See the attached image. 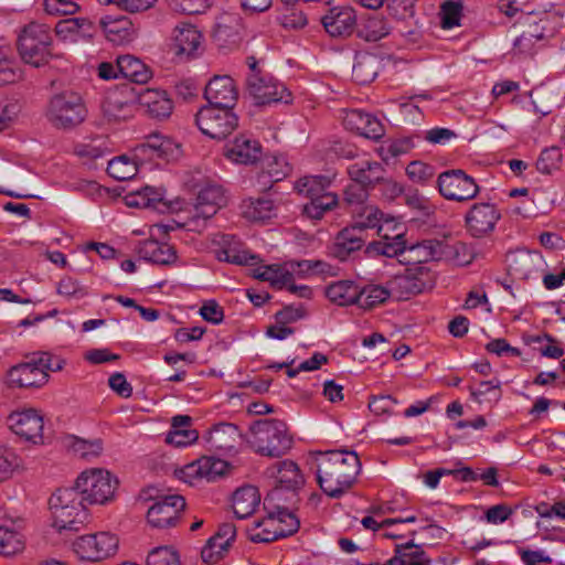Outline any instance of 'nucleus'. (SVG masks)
I'll return each instance as SVG.
<instances>
[{
    "label": "nucleus",
    "mask_w": 565,
    "mask_h": 565,
    "mask_svg": "<svg viewBox=\"0 0 565 565\" xmlns=\"http://www.w3.org/2000/svg\"><path fill=\"white\" fill-rule=\"evenodd\" d=\"M202 478L209 482L216 481L228 470V462L214 457H202Z\"/></svg>",
    "instance_id": "nucleus-52"
},
{
    "label": "nucleus",
    "mask_w": 565,
    "mask_h": 565,
    "mask_svg": "<svg viewBox=\"0 0 565 565\" xmlns=\"http://www.w3.org/2000/svg\"><path fill=\"white\" fill-rule=\"evenodd\" d=\"M195 122L204 135L221 140L236 129L238 118L233 107L206 105L196 113Z\"/></svg>",
    "instance_id": "nucleus-9"
},
{
    "label": "nucleus",
    "mask_w": 565,
    "mask_h": 565,
    "mask_svg": "<svg viewBox=\"0 0 565 565\" xmlns=\"http://www.w3.org/2000/svg\"><path fill=\"white\" fill-rule=\"evenodd\" d=\"M21 106L17 100H0V131L7 129L18 117Z\"/></svg>",
    "instance_id": "nucleus-59"
},
{
    "label": "nucleus",
    "mask_w": 565,
    "mask_h": 565,
    "mask_svg": "<svg viewBox=\"0 0 565 565\" xmlns=\"http://www.w3.org/2000/svg\"><path fill=\"white\" fill-rule=\"evenodd\" d=\"M139 98L153 118L164 119L172 113L173 105L166 92L146 89L139 95Z\"/></svg>",
    "instance_id": "nucleus-41"
},
{
    "label": "nucleus",
    "mask_w": 565,
    "mask_h": 565,
    "mask_svg": "<svg viewBox=\"0 0 565 565\" xmlns=\"http://www.w3.org/2000/svg\"><path fill=\"white\" fill-rule=\"evenodd\" d=\"M138 255L141 259L157 265H170L177 259L174 248L156 239H146L138 246Z\"/></svg>",
    "instance_id": "nucleus-33"
},
{
    "label": "nucleus",
    "mask_w": 565,
    "mask_h": 565,
    "mask_svg": "<svg viewBox=\"0 0 565 565\" xmlns=\"http://www.w3.org/2000/svg\"><path fill=\"white\" fill-rule=\"evenodd\" d=\"M326 297L338 306L358 305L362 291L352 280H339L326 288Z\"/></svg>",
    "instance_id": "nucleus-37"
},
{
    "label": "nucleus",
    "mask_w": 565,
    "mask_h": 565,
    "mask_svg": "<svg viewBox=\"0 0 565 565\" xmlns=\"http://www.w3.org/2000/svg\"><path fill=\"white\" fill-rule=\"evenodd\" d=\"M367 199V189L352 181L344 190V203L349 206H362Z\"/></svg>",
    "instance_id": "nucleus-62"
},
{
    "label": "nucleus",
    "mask_w": 565,
    "mask_h": 565,
    "mask_svg": "<svg viewBox=\"0 0 565 565\" xmlns=\"http://www.w3.org/2000/svg\"><path fill=\"white\" fill-rule=\"evenodd\" d=\"M202 35L200 31L190 23H181L172 32V50L180 57H194L200 45Z\"/></svg>",
    "instance_id": "nucleus-28"
},
{
    "label": "nucleus",
    "mask_w": 565,
    "mask_h": 565,
    "mask_svg": "<svg viewBox=\"0 0 565 565\" xmlns=\"http://www.w3.org/2000/svg\"><path fill=\"white\" fill-rule=\"evenodd\" d=\"M366 235H363L361 227L350 226L341 230L329 247V253L341 262L348 260L354 253L359 252L365 244Z\"/></svg>",
    "instance_id": "nucleus-24"
},
{
    "label": "nucleus",
    "mask_w": 565,
    "mask_h": 565,
    "mask_svg": "<svg viewBox=\"0 0 565 565\" xmlns=\"http://www.w3.org/2000/svg\"><path fill=\"white\" fill-rule=\"evenodd\" d=\"M228 198L221 184L207 182L198 192L195 204L189 217L188 225L198 231L212 218L218 210L227 205Z\"/></svg>",
    "instance_id": "nucleus-10"
},
{
    "label": "nucleus",
    "mask_w": 565,
    "mask_h": 565,
    "mask_svg": "<svg viewBox=\"0 0 565 565\" xmlns=\"http://www.w3.org/2000/svg\"><path fill=\"white\" fill-rule=\"evenodd\" d=\"M462 9L463 6L460 0L445 1L440 7L441 26L444 29H451L459 25Z\"/></svg>",
    "instance_id": "nucleus-53"
},
{
    "label": "nucleus",
    "mask_w": 565,
    "mask_h": 565,
    "mask_svg": "<svg viewBox=\"0 0 565 565\" xmlns=\"http://www.w3.org/2000/svg\"><path fill=\"white\" fill-rule=\"evenodd\" d=\"M180 145L171 138L153 132L134 148L136 160H175L180 157Z\"/></svg>",
    "instance_id": "nucleus-15"
},
{
    "label": "nucleus",
    "mask_w": 565,
    "mask_h": 565,
    "mask_svg": "<svg viewBox=\"0 0 565 565\" xmlns=\"http://www.w3.org/2000/svg\"><path fill=\"white\" fill-rule=\"evenodd\" d=\"M135 103V94L125 87L110 92L103 103V109L109 119L121 120L132 115Z\"/></svg>",
    "instance_id": "nucleus-29"
},
{
    "label": "nucleus",
    "mask_w": 565,
    "mask_h": 565,
    "mask_svg": "<svg viewBox=\"0 0 565 565\" xmlns=\"http://www.w3.org/2000/svg\"><path fill=\"white\" fill-rule=\"evenodd\" d=\"M242 215L249 221H264L274 213V202L268 199H247L241 204Z\"/></svg>",
    "instance_id": "nucleus-44"
},
{
    "label": "nucleus",
    "mask_w": 565,
    "mask_h": 565,
    "mask_svg": "<svg viewBox=\"0 0 565 565\" xmlns=\"http://www.w3.org/2000/svg\"><path fill=\"white\" fill-rule=\"evenodd\" d=\"M216 256L218 260L241 266L254 265L260 260L258 255L252 254L247 249H242L238 246L231 244L218 249Z\"/></svg>",
    "instance_id": "nucleus-47"
},
{
    "label": "nucleus",
    "mask_w": 565,
    "mask_h": 565,
    "mask_svg": "<svg viewBox=\"0 0 565 565\" xmlns=\"http://www.w3.org/2000/svg\"><path fill=\"white\" fill-rule=\"evenodd\" d=\"M207 105L234 107L237 100V89L234 79L227 75L214 76L204 89Z\"/></svg>",
    "instance_id": "nucleus-25"
},
{
    "label": "nucleus",
    "mask_w": 565,
    "mask_h": 565,
    "mask_svg": "<svg viewBox=\"0 0 565 565\" xmlns=\"http://www.w3.org/2000/svg\"><path fill=\"white\" fill-rule=\"evenodd\" d=\"M24 550V541L20 533L0 525V555L13 556Z\"/></svg>",
    "instance_id": "nucleus-50"
},
{
    "label": "nucleus",
    "mask_w": 565,
    "mask_h": 565,
    "mask_svg": "<svg viewBox=\"0 0 565 565\" xmlns=\"http://www.w3.org/2000/svg\"><path fill=\"white\" fill-rule=\"evenodd\" d=\"M20 71L7 46H0V85L17 82L20 78Z\"/></svg>",
    "instance_id": "nucleus-51"
},
{
    "label": "nucleus",
    "mask_w": 565,
    "mask_h": 565,
    "mask_svg": "<svg viewBox=\"0 0 565 565\" xmlns=\"http://www.w3.org/2000/svg\"><path fill=\"white\" fill-rule=\"evenodd\" d=\"M185 508V500L179 494L164 495L158 499L147 512V520L153 527L175 525L179 513Z\"/></svg>",
    "instance_id": "nucleus-18"
},
{
    "label": "nucleus",
    "mask_w": 565,
    "mask_h": 565,
    "mask_svg": "<svg viewBox=\"0 0 565 565\" xmlns=\"http://www.w3.org/2000/svg\"><path fill=\"white\" fill-rule=\"evenodd\" d=\"M253 277L263 281H268L273 288H286L294 281V274L287 265L273 264L257 267L253 270Z\"/></svg>",
    "instance_id": "nucleus-39"
},
{
    "label": "nucleus",
    "mask_w": 565,
    "mask_h": 565,
    "mask_svg": "<svg viewBox=\"0 0 565 565\" xmlns=\"http://www.w3.org/2000/svg\"><path fill=\"white\" fill-rule=\"evenodd\" d=\"M348 173L352 181L369 189L383 181L385 168L380 162L363 160L349 166Z\"/></svg>",
    "instance_id": "nucleus-31"
},
{
    "label": "nucleus",
    "mask_w": 565,
    "mask_h": 565,
    "mask_svg": "<svg viewBox=\"0 0 565 565\" xmlns=\"http://www.w3.org/2000/svg\"><path fill=\"white\" fill-rule=\"evenodd\" d=\"M424 275H427L425 267L418 266L415 269L408 268L404 275L394 277L387 282L391 297L406 300L411 296L420 294L426 288Z\"/></svg>",
    "instance_id": "nucleus-23"
},
{
    "label": "nucleus",
    "mask_w": 565,
    "mask_h": 565,
    "mask_svg": "<svg viewBox=\"0 0 565 565\" xmlns=\"http://www.w3.org/2000/svg\"><path fill=\"white\" fill-rule=\"evenodd\" d=\"M280 490H271L264 500L266 511H271L276 518V523L280 529V535L289 536L296 533L300 522L297 515L291 511L295 503L287 499H281Z\"/></svg>",
    "instance_id": "nucleus-20"
},
{
    "label": "nucleus",
    "mask_w": 565,
    "mask_h": 565,
    "mask_svg": "<svg viewBox=\"0 0 565 565\" xmlns=\"http://www.w3.org/2000/svg\"><path fill=\"white\" fill-rule=\"evenodd\" d=\"M262 150L258 141L244 136L235 138L226 150V157L236 163H254L260 157Z\"/></svg>",
    "instance_id": "nucleus-35"
},
{
    "label": "nucleus",
    "mask_w": 565,
    "mask_h": 565,
    "mask_svg": "<svg viewBox=\"0 0 565 565\" xmlns=\"http://www.w3.org/2000/svg\"><path fill=\"white\" fill-rule=\"evenodd\" d=\"M241 437L238 427L230 423H220L210 431L209 443L211 447L221 451L233 450Z\"/></svg>",
    "instance_id": "nucleus-42"
},
{
    "label": "nucleus",
    "mask_w": 565,
    "mask_h": 565,
    "mask_svg": "<svg viewBox=\"0 0 565 565\" xmlns=\"http://www.w3.org/2000/svg\"><path fill=\"white\" fill-rule=\"evenodd\" d=\"M64 361L47 352L33 353L28 362L12 366L8 372V382L18 387H39L49 377V371H60Z\"/></svg>",
    "instance_id": "nucleus-3"
},
{
    "label": "nucleus",
    "mask_w": 565,
    "mask_h": 565,
    "mask_svg": "<svg viewBox=\"0 0 565 565\" xmlns=\"http://www.w3.org/2000/svg\"><path fill=\"white\" fill-rule=\"evenodd\" d=\"M137 161L130 160L127 156L114 158L108 162L107 173L118 181L130 180L137 173Z\"/></svg>",
    "instance_id": "nucleus-48"
},
{
    "label": "nucleus",
    "mask_w": 565,
    "mask_h": 565,
    "mask_svg": "<svg viewBox=\"0 0 565 565\" xmlns=\"http://www.w3.org/2000/svg\"><path fill=\"white\" fill-rule=\"evenodd\" d=\"M244 24L238 13L223 12L216 18L212 38L221 49L236 47L243 40Z\"/></svg>",
    "instance_id": "nucleus-19"
},
{
    "label": "nucleus",
    "mask_w": 565,
    "mask_h": 565,
    "mask_svg": "<svg viewBox=\"0 0 565 565\" xmlns=\"http://www.w3.org/2000/svg\"><path fill=\"white\" fill-rule=\"evenodd\" d=\"M457 252L456 246H450L438 239H424L412 245H405L403 264L420 265L428 262L448 259Z\"/></svg>",
    "instance_id": "nucleus-16"
},
{
    "label": "nucleus",
    "mask_w": 565,
    "mask_h": 565,
    "mask_svg": "<svg viewBox=\"0 0 565 565\" xmlns=\"http://www.w3.org/2000/svg\"><path fill=\"white\" fill-rule=\"evenodd\" d=\"M391 25L388 21L381 15L370 14L356 24L358 36L367 41L376 42L387 36L391 33Z\"/></svg>",
    "instance_id": "nucleus-38"
},
{
    "label": "nucleus",
    "mask_w": 565,
    "mask_h": 565,
    "mask_svg": "<svg viewBox=\"0 0 565 565\" xmlns=\"http://www.w3.org/2000/svg\"><path fill=\"white\" fill-rule=\"evenodd\" d=\"M118 481L109 471L102 468H93L82 472L76 479L75 486L83 501L90 504H104L113 499Z\"/></svg>",
    "instance_id": "nucleus-7"
},
{
    "label": "nucleus",
    "mask_w": 565,
    "mask_h": 565,
    "mask_svg": "<svg viewBox=\"0 0 565 565\" xmlns=\"http://www.w3.org/2000/svg\"><path fill=\"white\" fill-rule=\"evenodd\" d=\"M360 470L361 462L354 451H327L317 459V481L330 498L343 495L355 482Z\"/></svg>",
    "instance_id": "nucleus-1"
},
{
    "label": "nucleus",
    "mask_w": 565,
    "mask_h": 565,
    "mask_svg": "<svg viewBox=\"0 0 565 565\" xmlns=\"http://www.w3.org/2000/svg\"><path fill=\"white\" fill-rule=\"evenodd\" d=\"M437 185L439 193L449 201L466 202L475 199L479 193L475 179L460 169L440 173Z\"/></svg>",
    "instance_id": "nucleus-12"
},
{
    "label": "nucleus",
    "mask_w": 565,
    "mask_h": 565,
    "mask_svg": "<svg viewBox=\"0 0 565 565\" xmlns=\"http://www.w3.org/2000/svg\"><path fill=\"white\" fill-rule=\"evenodd\" d=\"M260 502L258 489L254 486L238 488L232 498V508L237 519L250 516Z\"/></svg>",
    "instance_id": "nucleus-34"
},
{
    "label": "nucleus",
    "mask_w": 565,
    "mask_h": 565,
    "mask_svg": "<svg viewBox=\"0 0 565 565\" xmlns=\"http://www.w3.org/2000/svg\"><path fill=\"white\" fill-rule=\"evenodd\" d=\"M73 546L82 559L99 562L116 554L118 539L111 533L99 532L78 537Z\"/></svg>",
    "instance_id": "nucleus-13"
},
{
    "label": "nucleus",
    "mask_w": 565,
    "mask_h": 565,
    "mask_svg": "<svg viewBox=\"0 0 565 565\" xmlns=\"http://www.w3.org/2000/svg\"><path fill=\"white\" fill-rule=\"evenodd\" d=\"M395 552L399 554L403 565H430V559L422 547L406 552L402 548H395Z\"/></svg>",
    "instance_id": "nucleus-64"
},
{
    "label": "nucleus",
    "mask_w": 565,
    "mask_h": 565,
    "mask_svg": "<svg viewBox=\"0 0 565 565\" xmlns=\"http://www.w3.org/2000/svg\"><path fill=\"white\" fill-rule=\"evenodd\" d=\"M79 7L73 0H44V10L52 15L74 14Z\"/></svg>",
    "instance_id": "nucleus-63"
},
{
    "label": "nucleus",
    "mask_w": 565,
    "mask_h": 565,
    "mask_svg": "<svg viewBox=\"0 0 565 565\" xmlns=\"http://www.w3.org/2000/svg\"><path fill=\"white\" fill-rule=\"evenodd\" d=\"M108 41L115 45L130 43L136 38V29L127 17H106L100 20Z\"/></svg>",
    "instance_id": "nucleus-30"
},
{
    "label": "nucleus",
    "mask_w": 565,
    "mask_h": 565,
    "mask_svg": "<svg viewBox=\"0 0 565 565\" xmlns=\"http://www.w3.org/2000/svg\"><path fill=\"white\" fill-rule=\"evenodd\" d=\"M231 544L225 543L224 540H217L212 545L210 537L201 551V557L204 563H217L223 557L224 553L228 550Z\"/></svg>",
    "instance_id": "nucleus-58"
},
{
    "label": "nucleus",
    "mask_w": 565,
    "mask_h": 565,
    "mask_svg": "<svg viewBox=\"0 0 565 565\" xmlns=\"http://www.w3.org/2000/svg\"><path fill=\"white\" fill-rule=\"evenodd\" d=\"M343 125L347 129L358 132L369 139H380L384 135L381 121L373 115L359 109L345 111Z\"/></svg>",
    "instance_id": "nucleus-26"
},
{
    "label": "nucleus",
    "mask_w": 565,
    "mask_h": 565,
    "mask_svg": "<svg viewBox=\"0 0 565 565\" xmlns=\"http://www.w3.org/2000/svg\"><path fill=\"white\" fill-rule=\"evenodd\" d=\"M362 291L358 306L364 309L373 308L385 302L391 297L388 285L386 287L380 285H370L360 288Z\"/></svg>",
    "instance_id": "nucleus-49"
},
{
    "label": "nucleus",
    "mask_w": 565,
    "mask_h": 565,
    "mask_svg": "<svg viewBox=\"0 0 565 565\" xmlns=\"http://www.w3.org/2000/svg\"><path fill=\"white\" fill-rule=\"evenodd\" d=\"M407 177L416 183H425L434 175V168L420 161H413L406 168Z\"/></svg>",
    "instance_id": "nucleus-60"
},
{
    "label": "nucleus",
    "mask_w": 565,
    "mask_h": 565,
    "mask_svg": "<svg viewBox=\"0 0 565 565\" xmlns=\"http://www.w3.org/2000/svg\"><path fill=\"white\" fill-rule=\"evenodd\" d=\"M46 116L55 128L68 130L86 119L87 108L78 93L65 90L50 99Z\"/></svg>",
    "instance_id": "nucleus-6"
},
{
    "label": "nucleus",
    "mask_w": 565,
    "mask_h": 565,
    "mask_svg": "<svg viewBox=\"0 0 565 565\" xmlns=\"http://www.w3.org/2000/svg\"><path fill=\"white\" fill-rule=\"evenodd\" d=\"M192 417L189 415H177L172 417L171 429L166 436V443L175 447H185L195 443L199 433L191 428Z\"/></svg>",
    "instance_id": "nucleus-32"
},
{
    "label": "nucleus",
    "mask_w": 565,
    "mask_h": 565,
    "mask_svg": "<svg viewBox=\"0 0 565 565\" xmlns=\"http://www.w3.org/2000/svg\"><path fill=\"white\" fill-rule=\"evenodd\" d=\"M266 473L277 480V486L273 490H280L281 499H287L290 503L298 502V490L303 487L305 478L296 462L278 461L268 467Z\"/></svg>",
    "instance_id": "nucleus-14"
},
{
    "label": "nucleus",
    "mask_w": 565,
    "mask_h": 565,
    "mask_svg": "<svg viewBox=\"0 0 565 565\" xmlns=\"http://www.w3.org/2000/svg\"><path fill=\"white\" fill-rule=\"evenodd\" d=\"M52 36L45 24L32 22L26 25L18 40L21 58L35 67L47 63Z\"/></svg>",
    "instance_id": "nucleus-8"
},
{
    "label": "nucleus",
    "mask_w": 565,
    "mask_h": 565,
    "mask_svg": "<svg viewBox=\"0 0 565 565\" xmlns=\"http://www.w3.org/2000/svg\"><path fill=\"white\" fill-rule=\"evenodd\" d=\"M247 89L255 100L256 105H266L270 103H289L290 93L284 84L278 83L269 75L255 74L248 75Z\"/></svg>",
    "instance_id": "nucleus-17"
},
{
    "label": "nucleus",
    "mask_w": 565,
    "mask_h": 565,
    "mask_svg": "<svg viewBox=\"0 0 565 565\" xmlns=\"http://www.w3.org/2000/svg\"><path fill=\"white\" fill-rule=\"evenodd\" d=\"M380 65L381 61L375 54L369 52L356 53L352 67V77L360 85L369 84L377 76Z\"/></svg>",
    "instance_id": "nucleus-36"
},
{
    "label": "nucleus",
    "mask_w": 565,
    "mask_h": 565,
    "mask_svg": "<svg viewBox=\"0 0 565 565\" xmlns=\"http://www.w3.org/2000/svg\"><path fill=\"white\" fill-rule=\"evenodd\" d=\"M65 446L82 458L90 459L98 457L103 451L102 439L86 440L75 436L65 439Z\"/></svg>",
    "instance_id": "nucleus-46"
},
{
    "label": "nucleus",
    "mask_w": 565,
    "mask_h": 565,
    "mask_svg": "<svg viewBox=\"0 0 565 565\" xmlns=\"http://www.w3.org/2000/svg\"><path fill=\"white\" fill-rule=\"evenodd\" d=\"M561 159L562 152L559 148L552 147L544 149L536 160V169L544 174H550L554 169L557 168Z\"/></svg>",
    "instance_id": "nucleus-56"
},
{
    "label": "nucleus",
    "mask_w": 565,
    "mask_h": 565,
    "mask_svg": "<svg viewBox=\"0 0 565 565\" xmlns=\"http://www.w3.org/2000/svg\"><path fill=\"white\" fill-rule=\"evenodd\" d=\"M501 214L495 205L490 203L473 204L465 216L466 228L473 237H483L490 234Z\"/></svg>",
    "instance_id": "nucleus-21"
},
{
    "label": "nucleus",
    "mask_w": 565,
    "mask_h": 565,
    "mask_svg": "<svg viewBox=\"0 0 565 565\" xmlns=\"http://www.w3.org/2000/svg\"><path fill=\"white\" fill-rule=\"evenodd\" d=\"M169 7L180 13L200 14L206 11L212 4V0H167Z\"/></svg>",
    "instance_id": "nucleus-54"
},
{
    "label": "nucleus",
    "mask_w": 565,
    "mask_h": 565,
    "mask_svg": "<svg viewBox=\"0 0 565 565\" xmlns=\"http://www.w3.org/2000/svg\"><path fill=\"white\" fill-rule=\"evenodd\" d=\"M382 216L383 213L377 207L372 205L362 206L360 220L353 226L361 227L363 235H365L366 228H379L380 225L384 224V222L381 223Z\"/></svg>",
    "instance_id": "nucleus-57"
},
{
    "label": "nucleus",
    "mask_w": 565,
    "mask_h": 565,
    "mask_svg": "<svg viewBox=\"0 0 565 565\" xmlns=\"http://www.w3.org/2000/svg\"><path fill=\"white\" fill-rule=\"evenodd\" d=\"M118 72L124 78L137 84H146L152 76L149 67L139 58L132 55L117 57Z\"/></svg>",
    "instance_id": "nucleus-40"
},
{
    "label": "nucleus",
    "mask_w": 565,
    "mask_h": 565,
    "mask_svg": "<svg viewBox=\"0 0 565 565\" xmlns=\"http://www.w3.org/2000/svg\"><path fill=\"white\" fill-rule=\"evenodd\" d=\"M57 292L58 295L66 297L68 299H79L86 296L85 288L72 277H65L60 280L57 284Z\"/></svg>",
    "instance_id": "nucleus-61"
},
{
    "label": "nucleus",
    "mask_w": 565,
    "mask_h": 565,
    "mask_svg": "<svg viewBox=\"0 0 565 565\" xmlns=\"http://www.w3.org/2000/svg\"><path fill=\"white\" fill-rule=\"evenodd\" d=\"M326 31L333 38L350 35L356 28V15L352 8H332L322 17Z\"/></svg>",
    "instance_id": "nucleus-27"
},
{
    "label": "nucleus",
    "mask_w": 565,
    "mask_h": 565,
    "mask_svg": "<svg viewBox=\"0 0 565 565\" xmlns=\"http://www.w3.org/2000/svg\"><path fill=\"white\" fill-rule=\"evenodd\" d=\"M11 430L34 444L43 439V417L35 409L12 413L9 416Z\"/></svg>",
    "instance_id": "nucleus-22"
},
{
    "label": "nucleus",
    "mask_w": 565,
    "mask_h": 565,
    "mask_svg": "<svg viewBox=\"0 0 565 565\" xmlns=\"http://www.w3.org/2000/svg\"><path fill=\"white\" fill-rule=\"evenodd\" d=\"M379 236L380 241L370 243L365 253L369 256L397 257L403 264L406 245L404 226L393 220H385L384 224L379 226Z\"/></svg>",
    "instance_id": "nucleus-11"
},
{
    "label": "nucleus",
    "mask_w": 565,
    "mask_h": 565,
    "mask_svg": "<svg viewBox=\"0 0 565 565\" xmlns=\"http://www.w3.org/2000/svg\"><path fill=\"white\" fill-rule=\"evenodd\" d=\"M249 430L256 451L263 456L280 457L291 447L292 439L287 433V426L278 419L256 420Z\"/></svg>",
    "instance_id": "nucleus-5"
},
{
    "label": "nucleus",
    "mask_w": 565,
    "mask_h": 565,
    "mask_svg": "<svg viewBox=\"0 0 565 565\" xmlns=\"http://www.w3.org/2000/svg\"><path fill=\"white\" fill-rule=\"evenodd\" d=\"M258 529L260 530L249 534L252 542L270 543L278 540L279 537H285L284 535H280V529L276 523V518L273 515L271 511H267V518H265L263 521L255 523V530Z\"/></svg>",
    "instance_id": "nucleus-45"
},
{
    "label": "nucleus",
    "mask_w": 565,
    "mask_h": 565,
    "mask_svg": "<svg viewBox=\"0 0 565 565\" xmlns=\"http://www.w3.org/2000/svg\"><path fill=\"white\" fill-rule=\"evenodd\" d=\"M126 204L136 207H152L159 211H163V209L168 207L164 201L163 190L151 186H145L137 193L127 195Z\"/></svg>",
    "instance_id": "nucleus-43"
},
{
    "label": "nucleus",
    "mask_w": 565,
    "mask_h": 565,
    "mask_svg": "<svg viewBox=\"0 0 565 565\" xmlns=\"http://www.w3.org/2000/svg\"><path fill=\"white\" fill-rule=\"evenodd\" d=\"M330 183V179L324 175H310L297 181L298 193L309 199L302 206L303 214L309 218L321 220L327 212L338 206L337 194L328 191Z\"/></svg>",
    "instance_id": "nucleus-4"
},
{
    "label": "nucleus",
    "mask_w": 565,
    "mask_h": 565,
    "mask_svg": "<svg viewBox=\"0 0 565 565\" xmlns=\"http://www.w3.org/2000/svg\"><path fill=\"white\" fill-rule=\"evenodd\" d=\"M147 565H180V561L171 547L159 546L148 554Z\"/></svg>",
    "instance_id": "nucleus-55"
},
{
    "label": "nucleus",
    "mask_w": 565,
    "mask_h": 565,
    "mask_svg": "<svg viewBox=\"0 0 565 565\" xmlns=\"http://www.w3.org/2000/svg\"><path fill=\"white\" fill-rule=\"evenodd\" d=\"M83 500L76 489H58L50 498L53 526L63 531L77 532L88 518Z\"/></svg>",
    "instance_id": "nucleus-2"
}]
</instances>
